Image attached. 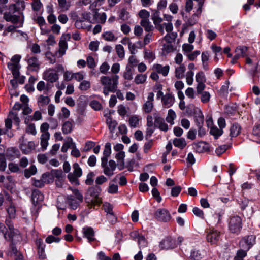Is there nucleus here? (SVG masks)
<instances>
[{
    "label": "nucleus",
    "instance_id": "obj_11",
    "mask_svg": "<svg viewBox=\"0 0 260 260\" xmlns=\"http://www.w3.org/2000/svg\"><path fill=\"white\" fill-rule=\"evenodd\" d=\"M155 217L159 221L168 222L171 219V215L169 211L165 209H158L155 213Z\"/></svg>",
    "mask_w": 260,
    "mask_h": 260
},
{
    "label": "nucleus",
    "instance_id": "obj_6",
    "mask_svg": "<svg viewBox=\"0 0 260 260\" xmlns=\"http://www.w3.org/2000/svg\"><path fill=\"white\" fill-rule=\"evenodd\" d=\"M73 171L69 173L67 176L69 181L75 185H79L78 178L82 175V170L77 162H75L72 166Z\"/></svg>",
    "mask_w": 260,
    "mask_h": 260
},
{
    "label": "nucleus",
    "instance_id": "obj_14",
    "mask_svg": "<svg viewBox=\"0 0 260 260\" xmlns=\"http://www.w3.org/2000/svg\"><path fill=\"white\" fill-rule=\"evenodd\" d=\"M151 70L156 71L158 74L162 75L164 77H166L169 74L170 66L169 65L163 66L160 64L155 63L152 66Z\"/></svg>",
    "mask_w": 260,
    "mask_h": 260
},
{
    "label": "nucleus",
    "instance_id": "obj_21",
    "mask_svg": "<svg viewBox=\"0 0 260 260\" xmlns=\"http://www.w3.org/2000/svg\"><path fill=\"white\" fill-rule=\"evenodd\" d=\"M162 104L166 108H169L173 105L174 103V98L172 94L167 93L161 98Z\"/></svg>",
    "mask_w": 260,
    "mask_h": 260
},
{
    "label": "nucleus",
    "instance_id": "obj_19",
    "mask_svg": "<svg viewBox=\"0 0 260 260\" xmlns=\"http://www.w3.org/2000/svg\"><path fill=\"white\" fill-rule=\"evenodd\" d=\"M83 236L87 238L89 242H92L95 240L94 237V231L92 228L85 227L83 228Z\"/></svg>",
    "mask_w": 260,
    "mask_h": 260
},
{
    "label": "nucleus",
    "instance_id": "obj_7",
    "mask_svg": "<svg viewBox=\"0 0 260 260\" xmlns=\"http://www.w3.org/2000/svg\"><path fill=\"white\" fill-rule=\"evenodd\" d=\"M192 109L193 110V115L194 118V121L197 126H201L204 124V118L203 114L201 110L195 107L193 104H189L187 105V109Z\"/></svg>",
    "mask_w": 260,
    "mask_h": 260
},
{
    "label": "nucleus",
    "instance_id": "obj_1",
    "mask_svg": "<svg viewBox=\"0 0 260 260\" xmlns=\"http://www.w3.org/2000/svg\"><path fill=\"white\" fill-rule=\"evenodd\" d=\"M119 76L115 75L111 77L103 76L100 78V83L103 86V93L108 96L109 92L114 93L117 89Z\"/></svg>",
    "mask_w": 260,
    "mask_h": 260
},
{
    "label": "nucleus",
    "instance_id": "obj_9",
    "mask_svg": "<svg viewBox=\"0 0 260 260\" xmlns=\"http://www.w3.org/2000/svg\"><path fill=\"white\" fill-rule=\"evenodd\" d=\"M196 81L198 83L196 87L197 92H200L206 88L205 83L206 81V76L203 71L198 72L195 76Z\"/></svg>",
    "mask_w": 260,
    "mask_h": 260
},
{
    "label": "nucleus",
    "instance_id": "obj_29",
    "mask_svg": "<svg viewBox=\"0 0 260 260\" xmlns=\"http://www.w3.org/2000/svg\"><path fill=\"white\" fill-rule=\"evenodd\" d=\"M205 255L203 251L194 249L191 252L190 257L192 260H201Z\"/></svg>",
    "mask_w": 260,
    "mask_h": 260
},
{
    "label": "nucleus",
    "instance_id": "obj_15",
    "mask_svg": "<svg viewBox=\"0 0 260 260\" xmlns=\"http://www.w3.org/2000/svg\"><path fill=\"white\" fill-rule=\"evenodd\" d=\"M154 125L158 127L160 130L167 132L168 130V126L165 122L164 119L156 113L154 114Z\"/></svg>",
    "mask_w": 260,
    "mask_h": 260
},
{
    "label": "nucleus",
    "instance_id": "obj_40",
    "mask_svg": "<svg viewBox=\"0 0 260 260\" xmlns=\"http://www.w3.org/2000/svg\"><path fill=\"white\" fill-rule=\"evenodd\" d=\"M6 224L9 226V231H8L5 234L4 236L5 238H9V240H12L15 234L14 229L13 226L11 224L10 221L6 220Z\"/></svg>",
    "mask_w": 260,
    "mask_h": 260
},
{
    "label": "nucleus",
    "instance_id": "obj_61",
    "mask_svg": "<svg viewBox=\"0 0 260 260\" xmlns=\"http://www.w3.org/2000/svg\"><path fill=\"white\" fill-rule=\"evenodd\" d=\"M124 78L127 80H131L133 79V73L132 70L128 66L126 67V71L123 73Z\"/></svg>",
    "mask_w": 260,
    "mask_h": 260
},
{
    "label": "nucleus",
    "instance_id": "obj_33",
    "mask_svg": "<svg viewBox=\"0 0 260 260\" xmlns=\"http://www.w3.org/2000/svg\"><path fill=\"white\" fill-rule=\"evenodd\" d=\"M230 136L231 137H236L239 135L241 132V126L237 123H233L230 127Z\"/></svg>",
    "mask_w": 260,
    "mask_h": 260
},
{
    "label": "nucleus",
    "instance_id": "obj_57",
    "mask_svg": "<svg viewBox=\"0 0 260 260\" xmlns=\"http://www.w3.org/2000/svg\"><path fill=\"white\" fill-rule=\"evenodd\" d=\"M73 139L72 138L69 137L68 138V141L66 142L61 147V151L63 152H66L68 149L71 147V145H73Z\"/></svg>",
    "mask_w": 260,
    "mask_h": 260
},
{
    "label": "nucleus",
    "instance_id": "obj_55",
    "mask_svg": "<svg viewBox=\"0 0 260 260\" xmlns=\"http://www.w3.org/2000/svg\"><path fill=\"white\" fill-rule=\"evenodd\" d=\"M91 86L90 81L87 80H83L79 86V89L82 91H86L88 90Z\"/></svg>",
    "mask_w": 260,
    "mask_h": 260
},
{
    "label": "nucleus",
    "instance_id": "obj_27",
    "mask_svg": "<svg viewBox=\"0 0 260 260\" xmlns=\"http://www.w3.org/2000/svg\"><path fill=\"white\" fill-rule=\"evenodd\" d=\"M247 47L244 46H238L235 51V56L238 58L244 57L246 56V53L247 51Z\"/></svg>",
    "mask_w": 260,
    "mask_h": 260
},
{
    "label": "nucleus",
    "instance_id": "obj_42",
    "mask_svg": "<svg viewBox=\"0 0 260 260\" xmlns=\"http://www.w3.org/2000/svg\"><path fill=\"white\" fill-rule=\"evenodd\" d=\"M147 78L146 74H137L134 78V82L136 84H142L145 83Z\"/></svg>",
    "mask_w": 260,
    "mask_h": 260
},
{
    "label": "nucleus",
    "instance_id": "obj_16",
    "mask_svg": "<svg viewBox=\"0 0 260 260\" xmlns=\"http://www.w3.org/2000/svg\"><path fill=\"white\" fill-rule=\"evenodd\" d=\"M220 238V233L216 230H210L207 234V240L211 244H216Z\"/></svg>",
    "mask_w": 260,
    "mask_h": 260
},
{
    "label": "nucleus",
    "instance_id": "obj_22",
    "mask_svg": "<svg viewBox=\"0 0 260 260\" xmlns=\"http://www.w3.org/2000/svg\"><path fill=\"white\" fill-rule=\"evenodd\" d=\"M116 164L113 160H110L106 168L104 169V173L107 176H111L113 174V171L115 170Z\"/></svg>",
    "mask_w": 260,
    "mask_h": 260
},
{
    "label": "nucleus",
    "instance_id": "obj_49",
    "mask_svg": "<svg viewBox=\"0 0 260 260\" xmlns=\"http://www.w3.org/2000/svg\"><path fill=\"white\" fill-rule=\"evenodd\" d=\"M68 204L70 205L71 207L75 209L77 208L78 205L81 202H78L76 199L74 198V196H70L67 198Z\"/></svg>",
    "mask_w": 260,
    "mask_h": 260
},
{
    "label": "nucleus",
    "instance_id": "obj_2",
    "mask_svg": "<svg viewBox=\"0 0 260 260\" xmlns=\"http://www.w3.org/2000/svg\"><path fill=\"white\" fill-rule=\"evenodd\" d=\"M70 38V35L69 34L63 35L60 39L59 42V49L56 51L55 54H53L51 52L47 51L45 53L47 59L49 61L50 64H54L56 62L55 56L58 57H61L66 54L67 49H68L67 40Z\"/></svg>",
    "mask_w": 260,
    "mask_h": 260
},
{
    "label": "nucleus",
    "instance_id": "obj_31",
    "mask_svg": "<svg viewBox=\"0 0 260 260\" xmlns=\"http://www.w3.org/2000/svg\"><path fill=\"white\" fill-rule=\"evenodd\" d=\"M186 68L184 64H180L179 67L175 68V76L178 79H182L184 77V73Z\"/></svg>",
    "mask_w": 260,
    "mask_h": 260
},
{
    "label": "nucleus",
    "instance_id": "obj_62",
    "mask_svg": "<svg viewBox=\"0 0 260 260\" xmlns=\"http://www.w3.org/2000/svg\"><path fill=\"white\" fill-rule=\"evenodd\" d=\"M201 52L199 50H196L193 52H191L186 56L189 60H194L200 54Z\"/></svg>",
    "mask_w": 260,
    "mask_h": 260
},
{
    "label": "nucleus",
    "instance_id": "obj_25",
    "mask_svg": "<svg viewBox=\"0 0 260 260\" xmlns=\"http://www.w3.org/2000/svg\"><path fill=\"white\" fill-rule=\"evenodd\" d=\"M104 207L105 211L107 213V218H110V216H112L113 217V220L112 221H115L116 220V218L113 212L112 206L109 203H106L104 204Z\"/></svg>",
    "mask_w": 260,
    "mask_h": 260
},
{
    "label": "nucleus",
    "instance_id": "obj_4",
    "mask_svg": "<svg viewBox=\"0 0 260 260\" xmlns=\"http://www.w3.org/2000/svg\"><path fill=\"white\" fill-rule=\"evenodd\" d=\"M64 68L62 64H57L55 66V68H49L47 69L43 73V79L51 83L56 82L58 79V72H63Z\"/></svg>",
    "mask_w": 260,
    "mask_h": 260
},
{
    "label": "nucleus",
    "instance_id": "obj_28",
    "mask_svg": "<svg viewBox=\"0 0 260 260\" xmlns=\"http://www.w3.org/2000/svg\"><path fill=\"white\" fill-rule=\"evenodd\" d=\"M50 139V134H41L40 137V145L42 151H45L48 146V140Z\"/></svg>",
    "mask_w": 260,
    "mask_h": 260
},
{
    "label": "nucleus",
    "instance_id": "obj_23",
    "mask_svg": "<svg viewBox=\"0 0 260 260\" xmlns=\"http://www.w3.org/2000/svg\"><path fill=\"white\" fill-rule=\"evenodd\" d=\"M8 68L11 71L12 75L15 79L19 76L20 64L12 62H8L7 64Z\"/></svg>",
    "mask_w": 260,
    "mask_h": 260
},
{
    "label": "nucleus",
    "instance_id": "obj_41",
    "mask_svg": "<svg viewBox=\"0 0 260 260\" xmlns=\"http://www.w3.org/2000/svg\"><path fill=\"white\" fill-rule=\"evenodd\" d=\"M144 58L151 63L155 59V55L151 50L145 49L144 51Z\"/></svg>",
    "mask_w": 260,
    "mask_h": 260
},
{
    "label": "nucleus",
    "instance_id": "obj_20",
    "mask_svg": "<svg viewBox=\"0 0 260 260\" xmlns=\"http://www.w3.org/2000/svg\"><path fill=\"white\" fill-rule=\"evenodd\" d=\"M105 117H107L106 119V123L108 126L109 129L111 132H113L115 127L117 125V122L116 120H113L111 115L110 112H108L107 113H105L104 114Z\"/></svg>",
    "mask_w": 260,
    "mask_h": 260
},
{
    "label": "nucleus",
    "instance_id": "obj_17",
    "mask_svg": "<svg viewBox=\"0 0 260 260\" xmlns=\"http://www.w3.org/2000/svg\"><path fill=\"white\" fill-rule=\"evenodd\" d=\"M193 149L197 153H204L209 150L208 143L201 141L193 145Z\"/></svg>",
    "mask_w": 260,
    "mask_h": 260
},
{
    "label": "nucleus",
    "instance_id": "obj_35",
    "mask_svg": "<svg viewBox=\"0 0 260 260\" xmlns=\"http://www.w3.org/2000/svg\"><path fill=\"white\" fill-rule=\"evenodd\" d=\"M27 63L28 64V67L32 68V70L38 69L40 67V63L38 59L35 56L29 57L27 59Z\"/></svg>",
    "mask_w": 260,
    "mask_h": 260
},
{
    "label": "nucleus",
    "instance_id": "obj_58",
    "mask_svg": "<svg viewBox=\"0 0 260 260\" xmlns=\"http://www.w3.org/2000/svg\"><path fill=\"white\" fill-rule=\"evenodd\" d=\"M119 18L123 21H127L129 18V13L125 9H122L119 13Z\"/></svg>",
    "mask_w": 260,
    "mask_h": 260
},
{
    "label": "nucleus",
    "instance_id": "obj_53",
    "mask_svg": "<svg viewBox=\"0 0 260 260\" xmlns=\"http://www.w3.org/2000/svg\"><path fill=\"white\" fill-rule=\"evenodd\" d=\"M186 83L188 85H191L193 82L194 73L192 71H188L185 74Z\"/></svg>",
    "mask_w": 260,
    "mask_h": 260
},
{
    "label": "nucleus",
    "instance_id": "obj_63",
    "mask_svg": "<svg viewBox=\"0 0 260 260\" xmlns=\"http://www.w3.org/2000/svg\"><path fill=\"white\" fill-rule=\"evenodd\" d=\"M26 132L32 135H36L37 134V131L35 124H29L26 128Z\"/></svg>",
    "mask_w": 260,
    "mask_h": 260
},
{
    "label": "nucleus",
    "instance_id": "obj_43",
    "mask_svg": "<svg viewBox=\"0 0 260 260\" xmlns=\"http://www.w3.org/2000/svg\"><path fill=\"white\" fill-rule=\"evenodd\" d=\"M94 19L98 23L104 24L106 22L107 17L105 13H99L98 12L93 15Z\"/></svg>",
    "mask_w": 260,
    "mask_h": 260
},
{
    "label": "nucleus",
    "instance_id": "obj_30",
    "mask_svg": "<svg viewBox=\"0 0 260 260\" xmlns=\"http://www.w3.org/2000/svg\"><path fill=\"white\" fill-rule=\"evenodd\" d=\"M74 126L73 120H69L64 122L62 126V131L64 134H68L70 133Z\"/></svg>",
    "mask_w": 260,
    "mask_h": 260
},
{
    "label": "nucleus",
    "instance_id": "obj_34",
    "mask_svg": "<svg viewBox=\"0 0 260 260\" xmlns=\"http://www.w3.org/2000/svg\"><path fill=\"white\" fill-rule=\"evenodd\" d=\"M125 157V153L123 151L119 152L115 156L116 159L117 160V166L118 169L120 170L124 168V158Z\"/></svg>",
    "mask_w": 260,
    "mask_h": 260
},
{
    "label": "nucleus",
    "instance_id": "obj_64",
    "mask_svg": "<svg viewBox=\"0 0 260 260\" xmlns=\"http://www.w3.org/2000/svg\"><path fill=\"white\" fill-rule=\"evenodd\" d=\"M205 35L210 41L214 40L217 37V34L211 29L206 30Z\"/></svg>",
    "mask_w": 260,
    "mask_h": 260
},
{
    "label": "nucleus",
    "instance_id": "obj_59",
    "mask_svg": "<svg viewBox=\"0 0 260 260\" xmlns=\"http://www.w3.org/2000/svg\"><path fill=\"white\" fill-rule=\"evenodd\" d=\"M116 51L118 57L121 59L124 57V50L123 47L120 45H117L115 47Z\"/></svg>",
    "mask_w": 260,
    "mask_h": 260
},
{
    "label": "nucleus",
    "instance_id": "obj_12",
    "mask_svg": "<svg viewBox=\"0 0 260 260\" xmlns=\"http://www.w3.org/2000/svg\"><path fill=\"white\" fill-rule=\"evenodd\" d=\"M175 240L171 237H168L163 239L159 243V247L162 250H168L176 247Z\"/></svg>",
    "mask_w": 260,
    "mask_h": 260
},
{
    "label": "nucleus",
    "instance_id": "obj_10",
    "mask_svg": "<svg viewBox=\"0 0 260 260\" xmlns=\"http://www.w3.org/2000/svg\"><path fill=\"white\" fill-rule=\"evenodd\" d=\"M154 96L153 92H149L147 97V101L142 106L143 111L146 113H149L152 111L154 108Z\"/></svg>",
    "mask_w": 260,
    "mask_h": 260
},
{
    "label": "nucleus",
    "instance_id": "obj_32",
    "mask_svg": "<svg viewBox=\"0 0 260 260\" xmlns=\"http://www.w3.org/2000/svg\"><path fill=\"white\" fill-rule=\"evenodd\" d=\"M50 176L49 173H45L42 174L41 179L34 180L33 185L37 187H42L44 185V183L46 182V178Z\"/></svg>",
    "mask_w": 260,
    "mask_h": 260
},
{
    "label": "nucleus",
    "instance_id": "obj_48",
    "mask_svg": "<svg viewBox=\"0 0 260 260\" xmlns=\"http://www.w3.org/2000/svg\"><path fill=\"white\" fill-rule=\"evenodd\" d=\"M198 94H201V101L203 103H207L209 102L211 95L209 92L204 91L202 90L200 92H197Z\"/></svg>",
    "mask_w": 260,
    "mask_h": 260
},
{
    "label": "nucleus",
    "instance_id": "obj_44",
    "mask_svg": "<svg viewBox=\"0 0 260 260\" xmlns=\"http://www.w3.org/2000/svg\"><path fill=\"white\" fill-rule=\"evenodd\" d=\"M141 118L138 115H134L132 116L128 120L131 127H137L139 126V121Z\"/></svg>",
    "mask_w": 260,
    "mask_h": 260
},
{
    "label": "nucleus",
    "instance_id": "obj_60",
    "mask_svg": "<svg viewBox=\"0 0 260 260\" xmlns=\"http://www.w3.org/2000/svg\"><path fill=\"white\" fill-rule=\"evenodd\" d=\"M8 117L17 125H19L20 121L19 117L18 116L17 113L14 112H10L8 115Z\"/></svg>",
    "mask_w": 260,
    "mask_h": 260
},
{
    "label": "nucleus",
    "instance_id": "obj_45",
    "mask_svg": "<svg viewBox=\"0 0 260 260\" xmlns=\"http://www.w3.org/2000/svg\"><path fill=\"white\" fill-rule=\"evenodd\" d=\"M223 131L222 129H218L216 126H213L210 128V133L217 139L219 136L222 135Z\"/></svg>",
    "mask_w": 260,
    "mask_h": 260
},
{
    "label": "nucleus",
    "instance_id": "obj_18",
    "mask_svg": "<svg viewBox=\"0 0 260 260\" xmlns=\"http://www.w3.org/2000/svg\"><path fill=\"white\" fill-rule=\"evenodd\" d=\"M44 200V196L41 192L38 190H34L31 194V201L35 206H37Z\"/></svg>",
    "mask_w": 260,
    "mask_h": 260
},
{
    "label": "nucleus",
    "instance_id": "obj_26",
    "mask_svg": "<svg viewBox=\"0 0 260 260\" xmlns=\"http://www.w3.org/2000/svg\"><path fill=\"white\" fill-rule=\"evenodd\" d=\"M4 19L8 21L13 23H17L18 22L19 17L16 15H12L10 12L4 13Z\"/></svg>",
    "mask_w": 260,
    "mask_h": 260
},
{
    "label": "nucleus",
    "instance_id": "obj_56",
    "mask_svg": "<svg viewBox=\"0 0 260 260\" xmlns=\"http://www.w3.org/2000/svg\"><path fill=\"white\" fill-rule=\"evenodd\" d=\"M7 163L5 155L4 153H0V171L4 172L6 168Z\"/></svg>",
    "mask_w": 260,
    "mask_h": 260
},
{
    "label": "nucleus",
    "instance_id": "obj_36",
    "mask_svg": "<svg viewBox=\"0 0 260 260\" xmlns=\"http://www.w3.org/2000/svg\"><path fill=\"white\" fill-rule=\"evenodd\" d=\"M174 145L181 149H183L187 145L185 139L184 138H175L173 141Z\"/></svg>",
    "mask_w": 260,
    "mask_h": 260
},
{
    "label": "nucleus",
    "instance_id": "obj_5",
    "mask_svg": "<svg viewBox=\"0 0 260 260\" xmlns=\"http://www.w3.org/2000/svg\"><path fill=\"white\" fill-rule=\"evenodd\" d=\"M228 228L231 233L239 234L242 228L241 218L237 215L232 216L229 221Z\"/></svg>",
    "mask_w": 260,
    "mask_h": 260
},
{
    "label": "nucleus",
    "instance_id": "obj_3",
    "mask_svg": "<svg viewBox=\"0 0 260 260\" xmlns=\"http://www.w3.org/2000/svg\"><path fill=\"white\" fill-rule=\"evenodd\" d=\"M101 192V187L98 185L88 188L85 201L90 208L101 204L102 203V199L100 197Z\"/></svg>",
    "mask_w": 260,
    "mask_h": 260
},
{
    "label": "nucleus",
    "instance_id": "obj_24",
    "mask_svg": "<svg viewBox=\"0 0 260 260\" xmlns=\"http://www.w3.org/2000/svg\"><path fill=\"white\" fill-rule=\"evenodd\" d=\"M50 101L49 96L44 95H40L37 98V104L40 109L48 105Z\"/></svg>",
    "mask_w": 260,
    "mask_h": 260
},
{
    "label": "nucleus",
    "instance_id": "obj_52",
    "mask_svg": "<svg viewBox=\"0 0 260 260\" xmlns=\"http://www.w3.org/2000/svg\"><path fill=\"white\" fill-rule=\"evenodd\" d=\"M191 43H185L182 45V51L185 55H186L194 49V46Z\"/></svg>",
    "mask_w": 260,
    "mask_h": 260
},
{
    "label": "nucleus",
    "instance_id": "obj_54",
    "mask_svg": "<svg viewBox=\"0 0 260 260\" xmlns=\"http://www.w3.org/2000/svg\"><path fill=\"white\" fill-rule=\"evenodd\" d=\"M138 64L139 60L136 56L131 55L129 57L127 66H129L130 68L136 67Z\"/></svg>",
    "mask_w": 260,
    "mask_h": 260
},
{
    "label": "nucleus",
    "instance_id": "obj_50",
    "mask_svg": "<svg viewBox=\"0 0 260 260\" xmlns=\"http://www.w3.org/2000/svg\"><path fill=\"white\" fill-rule=\"evenodd\" d=\"M140 24L144 28L146 31L149 32L153 29V25H151L149 19L141 20Z\"/></svg>",
    "mask_w": 260,
    "mask_h": 260
},
{
    "label": "nucleus",
    "instance_id": "obj_47",
    "mask_svg": "<svg viewBox=\"0 0 260 260\" xmlns=\"http://www.w3.org/2000/svg\"><path fill=\"white\" fill-rule=\"evenodd\" d=\"M176 118V115L175 112L172 109H169L168 110V115L166 118L167 122L169 123L171 125L174 124V120Z\"/></svg>",
    "mask_w": 260,
    "mask_h": 260
},
{
    "label": "nucleus",
    "instance_id": "obj_8",
    "mask_svg": "<svg viewBox=\"0 0 260 260\" xmlns=\"http://www.w3.org/2000/svg\"><path fill=\"white\" fill-rule=\"evenodd\" d=\"M255 243V237L254 235H250L243 238L239 242L240 248L249 250Z\"/></svg>",
    "mask_w": 260,
    "mask_h": 260
},
{
    "label": "nucleus",
    "instance_id": "obj_51",
    "mask_svg": "<svg viewBox=\"0 0 260 260\" xmlns=\"http://www.w3.org/2000/svg\"><path fill=\"white\" fill-rule=\"evenodd\" d=\"M128 107L125 106L123 105H119L117 107V113L121 117H124L127 113Z\"/></svg>",
    "mask_w": 260,
    "mask_h": 260
},
{
    "label": "nucleus",
    "instance_id": "obj_38",
    "mask_svg": "<svg viewBox=\"0 0 260 260\" xmlns=\"http://www.w3.org/2000/svg\"><path fill=\"white\" fill-rule=\"evenodd\" d=\"M58 3V8L60 11L66 12L68 11L70 6L71 3L67 0H57Z\"/></svg>",
    "mask_w": 260,
    "mask_h": 260
},
{
    "label": "nucleus",
    "instance_id": "obj_37",
    "mask_svg": "<svg viewBox=\"0 0 260 260\" xmlns=\"http://www.w3.org/2000/svg\"><path fill=\"white\" fill-rule=\"evenodd\" d=\"M151 18L155 25H159L162 21V19L160 17V12L158 10H153Z\"/></svg>",
    "mask_w": 260,
    "mask_h": 260
},
{
    "label": "nucleus",
    "instance_id": "obj_39",
    "mask_svg": "<svg viewBox=\"0 0 260 260\" xmlns=\"http://www.w3.org/2000/svg\"><path fill=\"white\" fill-rule=\"evenodd\" d=\"M102 37L107 41L115 42L117 40V37L111 31H107L102 34Z\"/></svg>",
    "mask_w": 260,
    "mask_h": 260
},
{
    "label": "nucleus",
    "instance_id": "obj_13",
    "mask_svg": "<svg viewBox=\"0 0 260 260\" xmlns=\"http://www.w3.org/2000/svg\"><path fill=\"white\" fill-rule=\"evenodd\" d=\"M36 244L37 247V252L39 258L41 259L46 258V255L45 252V244L41 238H38L36 241Z\"/></svg>",
    "mask_w": 260,
    "mask_h": 260
},
{
    "label": "nucleus",
    "instance_id": "obj_46",
    "mask_svg": "<svg viewBox=\"0 0 260 260\" xmlns=\"http://www.w3.org/2000/svg\"><path fill=\"white\" fill-rule=\"evenodd\" d=\"M37 171V168L35 165H31L28 169H26L24 171V176L26 178H29L32 175H35Z\"/></svg>",
    "mask_w": 260,
    "mask_h": 260
}]
</instances>
